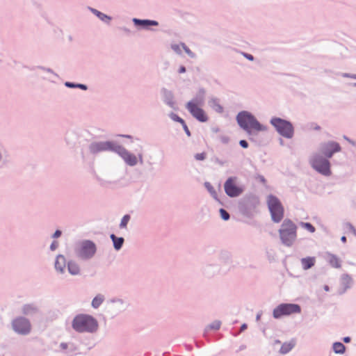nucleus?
<instances>
[{"instance_id": "nucleus-1", "label": "nucleus", "mask_w": 356, "mask_h": 356, "mask_svg": "<svg viewBox=\"0 0 356 356\" xmlns=\"http://www.w3.org/2000/svg\"><path fill=\"white\" fill-rule=\"evenodd\" d=\"M71 326L74 331L79 334H93L99 330L98 321L88 314H76L72 320Z\"/></svg>"}, {"instance_id": "nucleus-2", "label": "nucleus", "mask_w": 356, "mask_h": 356, "mask_svg": "<svg viewBox=\"0 0 356 356\" xmlns=\"http://www.w3.org/2000/svg\"><path fill=\"white\" fill-rule=\"evenodd\" d=\"M97 250L95 242L89 239H84L76 244L74 251L78 259L88 261L94 257Z\"/></svg>"}, {"instance_id": "nucleus-3", "label": "nucleus", "mask_w": 356, "mask_h": 356, "mask_svg": "<svg viewBox=\"0 0 356 356\" xmlns=\"http://www.w3.org/2000/svg\"><path fill=\"white\" fill-rule=\"evenodd\" d=\"M279 234L282 243L291 246L297 237V227L290 219H285L279 229Z\"/></svg>"}, {"instance_id": "nucleus-4", "label": "nucleus", "mask_w": 356, "mask_h": 356, "mask_svg": "<svg viewBox=\"0 0 356 356\" xmlns=\"http://www.w3.org/2000/svg\"><path fill=\"white\" fill-rule=\"evenodd\" d=\"M122 145L115 141H92L88 145V151L91 154L96 155L103 152H112L119 156Z\"/></svg>"}, {"instance_id": "nucleus-5", "label": "nucleus", "mask_w": 356, "mask_h": 356, "mask_svg": "<svg viewBox=\"0 0 356 356\" xmlns=\"http://www.w3.org/2000/svg\"><path fill=\"white\" fill-rule=\"evenodd\" d=\"M138 147L139 152L137 154H134L122 145L120 152H119V156L127 166L135 167L138 164L140 165L144 164L143 147L142 145H139Z\"/></svg>"}, {"instance_id": "nucleus-6", "label": "nucleus", "mask_w": 356, "mask_h": 356, "mask_svg": "<svg viewBox=\"0 0 356 356\" xmlns=\"http://www.w3.org/2000/svg\"><path fill=\"white\" fill-rule=\"evenodd\" d=\"M267 205L272 220L276 223L281 222L284 216V209L280 200L277 197L270 195L267 197Z\"/></svg>"}, {"instance_id": "nucleus-7", "label": "nucleus", "mask_w": 356, "mask_h": 356, "mask_svg": "<svg viewBox=\"0 0 356 356\" xmlns=\"http://www.w3.org/2000/svg\"><path fill=\"white\" fill-rule=\"evenodd\" d=\"M301 312L300 305L292 303H283L276 307L273 312L275 318H280L284 316H289Z\"/></svg>"}, {"instance_id": "nucleus-8", "label": "nucleus", "mask_w": 356, "mask_h": 356, "mask_svg": "<svg viewBox=\"0 0 356 356\" xmlns=\"http://www.w3.org/2000/svg\"><path fill=\"white\" fill-rule=\"evenodd\" d=\"M310 163L314 169L322 175L327 176L331 174L330 161L321 155L318 154L314 155L310 160Z\"/></svg>"}, {"instance_id": "nucleus-9", "label": "nucleus", "mask_w": 356, "mask_h": 356, "mask_svg": "<svg viewBox=\"0 0 356 356\" xmlns=\"http://www.w3.org/2000/svg\"><path fill=\"white\" fill-rule=\"evenodd\" d=\"M271 123L278 133L284 137L290 138L293 136V127L289 122L280 118H273L271 120Z\"/></svg>"}, {"instance_id": "nucleus-10", "label": "nucleus", "mask_w": 356, "mask_h": 356, "mask_svg": "<svg viewBox=\"0 0 356 356\" xmlns=\"http://www.w3.org/2000/svg\"><path fill=\"white\" fill-rule=\"evenodd\" d=\"M12 327L13 330L22 335H27L31 330V325L29 320L24 316L15 318L12 321Z\"/></svg>"}, {"instance_id": "nucleus-11", "label": "nucleus", "mask_w": 356, "mask_h": 356, "mask_svg": "<svg viewBox=\"0 0 356 356\" xmlns=\"http://www.w3.org/2000/svg\"><path fill=\"white\" fill-rule=\"evenodd\" d=\"M266 130V126L260 124L252 115L246 112V132L250 136H255Z\"/></svg>"}, {"instance_id": "nucleus-12", "label": "nucleus", "mask_w": 356, "mask_h": 356, "mask_svg": "<svg viewBox=\"0 0 356 356\" xmlns=\"http://www.w3.org/2000/svg\"><path fill=\"white\" fill-rule=\"evenodd\" d=\"M237 177H230L224 184L225 193L230 197H236L242 194L243 190L241 187L236 186Z\"/></svg>"}, {"instance_id": "nucleus-13", "label": "nucleus", "mask_w": 356, "mask_h": 356, "mask_svg": "<svg viewBox=\"0 0 356 356\" xmlns=\"http://www.w3.org/2000/svg\"><path fill=\"white\" fill-rule=\"evenodd\" d=\"M186 109L191 115L201 122H205L208 120L204 111L198 106L194 105L192 102H188L186 105Z\"/></svg>"}, {"instance_id": "nucleus-14", "label": "nucleus", "mask_w": 356, "mask_h": 356, "mask_svg": "<svg viewBox=\"0 0 356 356\" xmlns=\"http://www.w3.org/2000/svg\"><path fill=\"white\" fill-rule=\"evenodd\" d=\"M320 151L327 158H331L334 153L341 151V147L338 143L330 141L323 143L321 145Z\"/></svg>"}, {"instance_id": "nucleus-15", "label": "nucleus", "mask_w": 356, "mask_h": 356, "mask_svg": "<svg viewBox=\"0 0 356 356\" xmlns=\"http://www.w3.org/2000/svg\"><path fill=\"white\" fill-rule=\"evenodd\" d=\"M161 94L163 102L167 106H168L172 110H175V111L178 110V106H177V102L175 99V95L171 90H170L165 88H163L161 90Z\"/></svg>"}, {"instance_id": "nucleus-16", "label": "nucleus", "mask_w": 356, "mask_h": 356, "mask_svg": "<svg viewBox=\"0 0 356 356\" xmlns=\"http://www.w3.org/2000/svg\"><path fill=\"white\" fill-rule=\"evenodd\" d=\"M60 349L68 356H73L79 350V346L73 342H62Z\"/></svg>"}, {"instance_id": "nucleus-17", "label": "nucleus", "mask_w": 356, "mask_h": 356, "mask_svg": "<svg viewBox=\"0 0 356 356\" xmlns=\"http://www.w3.org/2000/svg\"><path fill=\"white\" fill-rule=\"evenodd\" d=\"M132 22L136 26L141 27L142 29L149 30V26H159V22L152 19H140L138 18H133Z\"/></svg>"}, {"instance_id": "nucleus-18", "label": "nucleus", "mask_w": 356, "mask_h": 356, "mask_svg": "<svg viewBox=\"0 0 356 356\" xmlns=\"http://www.w3.org/2000/svg\"><path fill=\"white\" fill-rule=\"evenodd\" d=\"M40 312L38 307L34 303L25 304L22 307V313L28 316H33Z\"/></svg>"}, {"instance_id": "nucleus-19", "label": "nucleus", "mask_w": 356, "mask_h": 356, "mask_svg": "<svg viewBox=\"0 0 356 356\" xmlns=\"http://www.w3.org/2000/svg\"><path fill=\"white\" fill-rule=\"evenodd\" d=\"M66 266V259L63 254H58L55 261L54 267L58 273H64Z\"/></svg>"}, {"instance_id": "nucleus-20", "label": "nucleus", "mask_w": 356, "mask_h": 356, "mask_svg": "<svg viewBox=\"0 0 356 356\" xmlns=\"http://www.w3.org/2000/svg\"><path fill=\"white\" fill-rule=\"evenodd\" d=\"M88 9L93 15H95L96 17H97L99 20H101L102 22H104L106 24H110V22L112 20V17L111 16L107 15L100 12L99 10H98L94 8L90 7V6L88 8Z\"/></svg>"}, {"instance_id": "nucleus-21", "label": "nucleus", "mask_w": 356, "mask_h": 356, "mask_svg": "<svg viewBox=\"0 0 356 356\" xmlns=\"http://www.w3.org/2000/svg\"><path fill=\"white\" fill-rule=\"evenodd\" d=\"M205 92L204 88H200L196 95L188 102H192L196 106H202L204 102Z\"/></svg>"}, {"instance_id": "nucleus-22", "label": "nucleus", "mask_w": 356, "mask_h": 356, "mask_svg": "<svg viewBox=\"0 0 356 356\" xmlns=\"http://www.w3.org/2000/svg\"><path fill=\"white\" fill-rule=\"evenodd\" d=\"M209 106L218 113L223 112V107L220 104V99L216 97H211L208 102Z\"/></svg>"}, {"instance_id": "nucleus-23", "label": "nucleus", "mask_w": 356, "mask_h": 356, "mask_svg": "<svg viewBox=\"0 0 356 356\" xmlns=\"http://www.w3.org/2000/svg\"><path fill=\"white\" fill-rule=\"evenodd\" d=\"M68 272L72 275H77L80 273V267L79 264L74 260L68 261L67 264Z\"/></svg>"}, {"instance_id": "nucleus-24", "label": "nucleus", "mask_w": 356, "mask_h": 356, "mask_svg": "<svg viewBox=\"0 0 356 356\" xmlns=\"http://www.w3.org/2000/svg\"><path fill=\"white\" fill-rule=\"evenodd\" d=\"M110 238L113 241V248L115 250H120L124 242V239L123 237H118L114 234H111L110 235Z\"/></svg>"}, {"instance_id": "nucleus-25", "label": "nucleus", "mask_w": 356, "mask_h": 356, "mask_svg": "<svg viewBox=\"0 0 356 356\" xmlns=\"http://www.w3.org/2000/svg\"><path fill=\"white\" fill-rule=\"evenodd\" d=\"M110 302L115 305V307L119 312L124 311L127 309V307H128L127 302L120 298H114V299L111 300Z\"/></svg>"}, {"instance_id": "nucleus-26", "label": "nucleus", "mask_w": 356, "mask_h": 356, "mask_svg": "<svg viewBox=\"0 0 356 356\" xmlns=\"http://www.w3.org/2000/svg\"><path fill=\"white\" fill-rule=\"evenodd\" d=\"M327 260L330 265L333 268H339L341 267V261L339 257L332 254H327Z\"/></svg>"}, {"instance_id": "nucleus-27", "label": "nucleus", "mask_w": 356, "mask_h": 356, "mask_svg": "<svg viewBox=\"0 0 356 356\" xmlns=\"http://www.w3.org/2000/svg\"><path fill=\"white\" fill-rule=\"evenodd\" d=\"M8 156V152L4 148L0 147V170L7 165Z\"/></svg>"}, {"instance_id": "nucleus-28", "label": "nucleus", "mask_w": 356, "mask_h": 356, "mask_svg": "<svg viewBox=\"0 0 356 356\" xmlns=\"http://www.w3.org/2000/svg\"><path fill=\"white\" fill-rule=\"evenodd\" d=\"M105 300V297L103 294H97L92 300L91 306L94 309H97L103 303Z\"/></svg>"}, {"instance_id": "nucleus-29", "label": "nucleus", "mask_w": 356, "mask_h": 356, "mask_svg": "<svg viewBox=\"0 0 356 356\" xmlns=\"http://www.w3.org/2000/svg\"><path fill=\"white\" fill-rule=\"evenodd\" d=\"M301 264H302L303 269L308 270L314 266L315 258L314 257L303 258L301 259Z\"/></svg>"}, {"instance_id": "nucleus-30", "label": "nucleus", "mask_w": 356, "mask_h": 356, "mask_svg": "<svg viewBox=\"0 0 356 356\" xmlns=\"http://www.w3.org/2000/svg\"><path fill=\"white\" fill-rule=\"evenodd\" d=\"M236 120L238 125L243 129H245V111H242L238 113V114L236 116Z\"/></svg>"}, {"instance_id": "nucleus-31", "label": "nucleus", "mask_w": 356, "mask_h": 356, "mask_svg": "<svg viewBox=\"0 0 356 356\" xmlns=\"http://www.w3.org/2000/svg\"><path fill=\"white\" fill-rule=\"evenodd\" d=\"M345 349V346L341 342H336L333 344V350L336 353L342 354Z\"/></svg>"}, {"instance_id": "nucleus-32", "label": "nucleus", "mask_w": 356, "mask_h": 356, "mask_svg": "<svg viewBox=\"0 0 356 356\" xmlns=\"http://www.w3.org/2000/svg\"><path fill=\"white\" fill-rule=\"evenodd\" d=\"M204 186L207 189V191L209 192L211 195L215 199L218 200V194L215 190V188L213 187V186L209 183L206 181L204 183Z\"/></svg>"}, {"instance_id": "nucleus-33", "label": "nucleus", "mask_w": 356, "mask_h": 356, "mask_svg": "<svg viewBox=\"0 0 356 356\" xmlns=\"http://www.w3.org/2000/svg\"><path fill=\"white\" fill-rule=\"evenodd\" d=\"M171 49L177 55L182 54L181 42L179 44L172 43L170 44Z\"/></svg>"}, {"instance_id": "nucleus-34", "label": "nucleus", "mask_w": 356, "mask_h": 356, "mask_svg": "<svg viewBox=\"0 0 356 356\" xmlns=\"http://www.w3.org/2000/svg\"><path fill=\"white\" fill-rule=\"evenodd\" d=\"M293 346L294 344L293 343H285L282 346L280 352L283 354L287 353L293 348Z\"/></svg>"}, {"instance_id": "nucleus-35", "label": "nucleus", "mask_w": 356, "mask_h": 356, "mask_svg": "<svg viewBox=\"0 0 356 356\" xmlns=\"http://www.w3.org/2000/svg\"><path fill=\"white\" fill-rule=\"evenodd\" d=\"M131 219V216L129 214L124 215L122 218L121 219L120 223V229H124L127 227V225L129 222V221Z\"/></svg>"}, {"instance_id": "nucleus-36", "label": "nucleus", "mask_w": 356, "mask_h": 356, "mask_svg": "<svg viewBox=\"0 0 356 356\" xmlns=\"http://www.w3.org/2000/svg\"><path fill=\"white\" fill-rule=\"evenodd\" d=\"M345 229L347 234H351L353 236H356V229L350 223L345 225Z\"/></svg>"}, {"instance_id": "nucleus-37", "label": "nucleus", "mask_w": 356, "mask_h": 356, "mask_svg": "<svg viewBox=\"0 0 356 356\" xmlns=\"http://www.w3.org/2000/svg\"><path fill=\"white\" fill-rule=\"evenodd\" d=\"M181 47L185 53L191 58H196V55L194 52H193L184 42H181Z\"/></svg>"}, {"instance_id": "nucleus-38", "label": "nucleus", "mask_w": 356, "mask_h": 356, "mask_svg": "<svg viewBox=\"0 0 356 356\" xmlns=\"http://www.w3.org/2000/svg\"><path fill=\"white\" fill-rule=\"evenodd\" d=\"M221 325V322L220 321H214L211 323L207 325V330H218L220 329Z\"/></svg>"}, {"instance_id": "nucleus-39", "label": "nucleus", "mask_w": 356, "mask_h": 356, "mask_svg": "<svg viewBox=\"0 0 356 356\" xmlns=\"http://www.w3.org/2000/svg\"><path fill=\"white\" fill-rule=\"evenodd\" d=\"M300 226L311 233H314L316 230L315 227L309 222H301Z\"/></svg>"}, {"instance_id": "nucleus-40", "label": "nucleus", "mask_w": 356, "mask_h": 356, "mask_svg": "<svg viewBox=\"0 0 356 356\" xmlns=\"http://www.w3.org/2000/svg\"><path fill=\"white\" fill-rule=\"evenodd\" d=\"M220 218L225 220L227 221L230 218L229 213L224 209L221 208L219 210Z\"/></svg>"}, {"instance_id": "nucleus-41", "label": "nucleus", "mask_w": 356, "mask_h": 356, "mask_svg": "<svg viewBox=\"0 0 356 356\" xmlns=\"http://www.w3.org/2000/svg\"><path fill=\"white\" fill-rule=\"evenodd\" d=\"M169 117L172 120H173L175 122H177L180 124H184V120L178 116L177 114H175V113L171 112L169 114Z\"/></svg>"}, {"instance_id": "nucleus-42", "label": "nucleus", "mask_w": 356, "mask_h": 356, "mask_svg": "<svg viewBox=\"0 0 356 356\" xmlns=\"http://www.w3.org/2000/svg\"><path fill=\"white\" fill-rule=\"evenodd\" d=\"M207 154L205 152L197 153L194 155V158L197 161H203L206 159Z\"/></svg>"}, {"instance_id": "nucleus-43", "label": "nucleus", "mask_w": 356, "mask_h": 356, "mask_svg": "<svg viewBox=\"0 0 356 356\" xmlns=\"http://www.w3.org/2000/svg\"><path fill=\"white\" fill-rule=\"evenodd\" d=\"M38 69L42 70L44 72H47L48 73L54 74L55 76H58L57 74L55 73L51 68L42 67V66H38L36 67Z\"/></svg>"}, {"instance_id": "nucleus-44", "label": "nucleus", "mask_w": 356, "mask_h": 356, "mask_svg": "<svg viewBox=\"0 0 356 356\" xmlns=\"http://www.w3.org/2000/svg\"><path fill=\"white\" fill-rule=\"evenodd\" d=\"M65 86L69 88H76V83L70 81H66L64 83Z\"/></svg>"}, {"instance_id": "nucleus-45", "label": "nucleus", "mask_w": 356, "mask_h": 356, "mask_svg": "<svg viewBox=\"0 0 356 356\" xmlns=\"http://www.w3.org/2000/svg\"><path fill=\"white\" fill-rule=\"evenodd\" d=\"M183 127V129L186 133V134L188 136H191V131H189L185 121H184V124H181Z\"/></svg>"}, {"instance_id": "nucleus-46", "label": "nucleus", "mask_w": 356, "mask_h": 356, "mask_svg": "<svg viewBox=\"0 0 356 356\" xmlns=\"http://www.w3.org/2000/svg\"><path fill=\"white\" fill-rule=\"evenodd\" d=\"M220 140L222 143L227 144L229 141V138L227 136H221Z\"/></svg>"}, {"instance_id": "nucleus-47", "label": "nucleus", "mask_w": 356, "mask_h": 356, "mask_svg": "<svg viewBox=\"0 0 356 356\" xmlns=\"http://www.w3.org/2000/svg\"><path fill=\"white\" fill-rule=\"evenodd\" d=\"M76 88H79V89L83 90H88V86L86 84L76 83Z\"/></svg>"}, {"instance_id": "nucleus-48", "label": "nucleus", "mask_w": 356, "mask_h": 356, "mask_svg": "<svg viewBox=\"0 0 356 356\" xmlns=\"http://www.w3.org/2000/svg\"><path fill=\"white\" fill-rule=\"evenodd\" d=\"M58 246V243L56 241H54L50 245V250L51 251L55 250Z\"/></svg>"}, {"instance_id": "nucleus-49", "label": "nucleus", "mask_w": 356, "mask_h": 356, "mask_svg": "<svg viewBox=\"0 0 356 356\" xmlns=\"http://www.w3.org/2000/svg\"><path fill=\"white\" fill-rule=\"evenodd\" d=\"M213 161L216 163H218L220 165H224L225 163V161H222L220 159H219L218 158L216 157L213 159Z\"/></svg>"}, {"instance_id": "nucleus-50", "label": "nucleus", "mask_w": 356, "mask_h": 356, "mask_svg": "<svg viewBox=\"0 0 356 356\" xmlns=\"http://www.w3.org/2000/svg\"><path fill=\"white\" fill-rule=\"evenodd\" d=\"M62 232L59 229L55 231L54 234L52 235V238H58L61 236Z\"/></svg>"}, {"instance_id": "nucleus-51", "label": "nucleus", "mask_w": 356, "mask_h": 356, "mask_svg": "<svg viewBox=\"0 0 356 356\" xmlns=\"http://www.w3.org/2000/svg\"><path fill=\"white\" fill-rule=\"evenodd\" d=\"M186 71V69L184 66L181 65L179 67V70H178V73L179 74H182V73H185Z\"/></svg>"}, {"instance_id": "nucleus-52", "label": "nucleus", "mask_w": 356, "mask_h": 356, "mask_svg": "<svg viewBox=\"0 0 356 356\" xmlns=\"http://www.w3.org/2000/svg\"><path fill=\"white\" fill-rule=\"evenodd\" d=\"M120 137H122V138H129V139H131V140H132V139H133V136H131V135L122 134V135H120Z\"/></svg>"}, {"instance_id": "nucleus-53", "label": "nucleus", "mask_w": 356, "mask_h": 356, "mask_svg": "<svg viewBox=\"0 0 356 356\" xmlns=\"http://www.w3.org/2000/svg\"><path fill=\"white\" fill-rule=\"evenodd\" d=\"M239 145H241V147L245 148V139L241 140L239 141Z\"/></svg>"}, {"instance_id": "nucleus-54", "label": "nucleus", "mask_w": 356, "mask_h": 356, "mask_svg": "<svg viewBox=\"0 0 356 356\" xmlns=\"http://www.w3.org/2000/svg\"><path fill=\"white\" fill-rule=\"evenodd\" d=\"M246 58L248 59V60H253V56L252 55H250V54H246Z\"/></svg>"}, {"instance_id": "nucleus-55", "label": "nucleus", "mask_w": 356, "mask_h": 356, "mask_svg": "<svg viewBox=\"0 0 356 356\" xmlns=\"http://www.w3.org/2000/svg\"><path fill=\"white\" fill-rule=\"evenodd\" d=\"M245 323H243V324L241 325L240 332H243V331H245Z\"/></svg>"}, {"instance_id": "nucleus-56", "label": "nucleus", "mask_w": 356, "mask_h": 356, "mask_svg": "<svg viewBox=\"0 0 356 356\" xmlns=\"http://www.w3.org/2000/svg\"><path fill=\"white\" fill-rule=\"evenodd\" d=\"M343 341L346 342V343H348L350 341V339L349 337H345L343 339Z\"/></svg>"}, {"instance_id": "nucleus-57", "label": "nucleus", "mask_w": 356, "mask_h": 356, "mask_svg": "<svg viewBox=\"0 0 356 356\" xmlns=\"http://www.w3.org/2000/svg\"><path fill=\"white\" fill-rule=\"evenodd\" d=\"M122 29L124 32H126V33H129V32H130L129 29H127V28H126V27H124V28H122Z\"/></svg>"}, {"instance_id": "nucleus-58", "label": "nucleus", "mask_w": 356, "mask_h": 356, "mask_svg": "<svg viewBox=\"0 0 356 356\" xmlns=\"http://www.w3.org/2000/svg\"><path fill=\"white\" fill-rule=\"evenodd\" d=\"M341 240L343 243H345V242L346 241V236H342V237H341Z\"/></svg>"}, {"instance_id": "nucleus-59", "label": "nucleus", "mask_w": 356, "mask_h": 356, "mask_svg": "<svg viewBox=\"0 0 356 356\" xmlns=\"http://www.w3.org/2000/svg\"><path fill=\"white\" fill-rule=\"evenodd\" d=\"M243 349V346H241L239 347V348L236 350V352L238 353V352H239V351L242 350Z\"/></svg>"}, {"instance_id": "nucleus-60", "label": "nucleus", "mask_w": 356, "mask_h": 356, "mask_svg": "<svg viewBox=\"0 0 356 356\" xmlns=\"http://www.w3.org/2000/svg\"><path fill=\"white\" fill-rule=\"evenodd\" d=\"M260 180H261V181H262L264 183L265 182V179L263 177H260Z\"/></svg>"}, {"instance_id": "nucleus-61", "label": "nucleus", "mask_w": 356, "mask_h": 356, "mask_svg": "<svg viewBox=\"0 0 356 356\" xmlns=\"http://www.w3.org/2000/svg\"><path fill=\"white\" fill-rule=\"evenodd\" d=\"M240 211H241V212H243V206H241V205L240 206Z\"/></svg>"}, {"instance_id": "nucleus-62", "label": "nucleus", "mask_w": 356, "mask_h": 356, "mask_svg": "<svg viewBox=\"0 0 356 356\" xmlns=\"http://www.w3.org/2000/svg\"><path fill=\"white\" fill-rule=\"evenodd\" d=\"M328 289H328V286H325V291H328Z\"/></svg>"}, {"instance_id": "nucleus-63", "label": "nucleus", "mask_w": 356, "mask_h": 356, "mask_svg": "<svg viewBox=\"0 0 356 356\" xmlns=\"http://www.w3.org/2000/svg\"><path fill=\"white\" fill-rule=\"evenodd\" d=\"M241 54L245 56V53L244 52H241Z\"/></svg>"}, {"instance_id": "nucleus-64", "label": "nucleus", "mask_w": 356, "mask_h": 356, "mask_svg": "<svg viewBox=\"0 0 356 356\" xmlns=\"http://www.w3.org/2000/svg\"><path fill=\"white\" fill-rule=\"evenodd\" d=\"M355 79H356V76H354Z\"/></svg>"}]
</instances>
